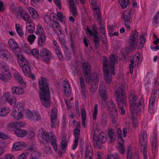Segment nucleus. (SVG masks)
<instances>
[{
    "instance_id": "nucleus-1",
    "label": "nucleus",
    "mask_w": 159,
    "mask_h": 159,
    "mask_svg": "<svg viewBox=\"0 0 159 159\" xmlns=\"http://www.w3.org/2000/svg\"><path fill=\"white\" fill-rule=\"evenodd\" d=\"M38 84L41 90L40 93V98L42 104L46 107L50 106V97L49 86L47 80L41 78L39 80Z\"/></svg>"
},
{
    "instance_id": "nucleus-2",
    "label": "nucleus",
    "mask_w": 159,
    "mask_h": 159,
    "mask_svg": "<svg viewBox=\"0 0 159 159\" xmlns=\"http://www.w3.org/2000/svg\"><path fill=\"white\" fill-rule=\"evenodd\" d=\"M103 59L102 70L104 78L106 83L109 84L110 83L111 79V76L109 75V70L110 69L111 73L113 75L115 74V65L117 59L114 55H112L110 57L109 61H108L107 58L105 56H104Z\"/></svg>"
},
{
    "instance_id": "nucleus-3",
    "label": "nucleus",
    "mask_w": 159,
    "mask_h": 159,
    "mask_svg": "<svg viewBox=\"0 0 159 159\" xmlns=\"http://www.w3.org/2000/svg\"><path fill=\"white\" fill-rule=\"evenodd\" d=\"M116 93L117 96L116 101L118 108L120 110V113L124 114L125 113V109L126 108V104L123 87H119L116 91Z\"/></svg>"
},
{
    "instance_id": "nucleus-4",
    "label": "nucleus",
    "mask_w": 159,
    "mask_h": 159,
    "mask_svg": "<svg viewBox=\"0 0 159 159\" xmlns=\"http://www.w3.org/2000/svg\"><path fill=\"white\" fill-rule=\"evenodd\" d=\"M42 139L40 140L41 143L44 145H46L48 144L50 140L54 150L57 151V138L53 133H51L48 134L47 132H43L42 133Z\"/></svg>"
},
{
    "instance_id": "nucleus-5",
    "label": "nucleus",
    "mask_w": 159,
    "mask_h": 159,
    "mask_svg": "<svg viewBox=\"0 0 159 159\" xmlns=\"http://www.w3.org/2000/svg\"><path fill=\"white\" fill-rule=\"evenodd\" d=\"M130 109L132 115L137 114L140 110L141 108L137 105L136 100L137 97L135 94V91L132 90L129 95Z\"/></svg>"
},
{
    "instance_id": "nucleus-6",
    "label": "nucleus",
    "mask_w": 159,
    "mask_h": 159,
    "mask_svg": "<svg viewBox=\"0 0 159 159\" xmlns=\"http://www.w3.org/2000/svg\"><path fill=\"white\" fill-rule=\"evenodd\" d=\"M147 139L146 132L145 131H141L139 135V143L141 145L143 153L144 159H148L149 156L147 146Z\"/></svg>"
},
{
    "instance_id": "nucleus-7",
    "label": "nucleus",
    "mask_w": 159,
    "mask_h": 159,
    "mask_svg": "<svg viewBox=\"0 0 159 159\" xmlns=\"http://www.w3.org/2000/svg\"><path fill=\"white\" fill-rule=\"evenodd\" d=\"M17 56L19 64L23 73L25 75H29L30 71L29 63L23 55L18 54Z\"/></svg>"
},
{
    "instance_id": "nucleus-8",
    "label": "nucleus",
    "mask_w": 159,
    "mask_h": 159,
    "mask_svg": "<svg viewBox=\"0 0 159 159\" xmlns=\"http://www.w3.org/2000/svg\"><path fill=\"white\" fill-rule=\"evenodd\" d=\"M56 20V14L54 13H51L50 15V20L51 21L52 27L56 33L59 35V33L58 31L60 32V34H61L62 33V30L59 25V23Z\"/></svg>"
},
{
    "instance_id": "nucleus-9",
    "label": "nucleus",
    "mask_w": 159,
    "mask_h": 159,
    "mask_svg": "<svg viewBox=\"0 0 159 159\" xmlns=\"http://www.w3.org/2000/svg\"><path fill=\"white\" fill-rule=\"evenodd\" d=\"M99 92L100 97L102 99L101 104L103 105L104 107H105L106 106L107 95V92L105 90L104 83L103 82L100 83L99 88Z\"/></svg>"
},
{
    "instance_id": "nucleus-10",
    "label": "nucleus",
    "mask_w": 159,
    "mask_h": 159,
    "mask_svg": "<svg viewBox=\"0 0 159 159\" xmlns=\"http://www.w3.org/2000/svg\"><path fill=\"white\" fill-rule=\"evenodd\" d=\"M86 31L88 34H89L91 36L94 37V42L96 47H97L100 42L99 38L98 35V32L97 28L96 26L94 25L92 29V30L87 28Z\"/></svg>"
},
{
    "instance_id": "nucleus-11",
    "label": "nucleus",
    "mask_w": 159,
    "mask_h": 159,
    "mask_svg": "<svg viewBox=\"0 0 159 159\" xmlns=\"http://www.w3.org/2000/svg\"><path fill=\"white\" fill-rule=\"evenodd\" d=\"M84 76L86 82L90 83L93 81V79L91 77V71L90 70V65L88 63L85 62L83 65Z\"/></svg>"
},
{
    "instance_id": "nucleus-12",
    "label": "nucleus",
    "mask_w": 159,
    "mask_h": 159,
    "mask_svg": "<svg viewBox=\"0 0 159 159\" xmlns=\"http://www.w3.org/2000/svg\"><path fill=\"white\" fill-rule=\"evenodd\" d=\"M40 55L43 61L48 62L51 59L52 53L47 48H43L40 51Z\"/></svg>"
},
{
    "instance_id": "nucleus-13",
    "label": "nucleus",
    "mask_w": 159,
    "mask_h": 159,
    "mask_svg": "<svg viewBox=\"0 0 159 159\" xmlns=\"http://www.w3.org/2000/svg\"><path fill=\"white\" fill-rule=\"evenodd\" d=\"M131 11L129 10H127L123 12L122 16L124 20L125 24L128 30L130 29L131 24Z\"/></svg>"
},
{
    "instance_id": "nucleus-14",
    "label": "nucleus",
    "mask_w": 159,
    "mask_h": 159,
    "mask_svg": "<svg viewBox=\"0 0 159 159\" xmlns=\"http://www.w3.org/2000/svg\"><path fill=\"white\" fill-rule=\"evenodd\" d=\"M139 34L135 30L129 37V43L130 48H133L135 45L137 43Z\"/></svg>"
},
{
    "instance_id": "nucleus-15",
    "label": "nucleus",
    "mask_w": 159,
    "mask_h": 159,
    "mask_svg": "<svg viewBox=\"0 0 159 159\" xmlns=\"http://www.w3.org/2000/svg\"><path fill=\"white\" fill-rule=\"evenodd\" d=\"M96 76L95 79H93V81L90 83L86 82L91 85V86L90 88V90L91 93H93L95 92L97 90L98 87L97 85L96 84L98 82V78L100 77V75L97 72L94 74V76Z\"/></svg>"
},
{
    "instance_id": "nucleus-16",
    "label": "nucleus",
    "mask_w": 159,
    "mask_h": 159,
    "mask_svg": "<svg viewBox=\"0 0 159 159\" xmlns=\"http://www.w3.org/2000/svg\"><path fill=\"white\" fill-rule=\"evenodd\" d=\"M8 44L10 49L12 51L17 53L20 50V48L16 42L12 39H10L8 40Z\"/></svg>"
},
{
    "instance_id": "nucleus-17",
    "label": "nucleus",
    "mask_w": 159,
    "mask_h": 159,
    "mask_svg": "<svg viewBox=\"0 0 159 159\" xmlns=\"http://www.w3.org/2000/svg\"><path fill=\"white\" fill-rule=\"evenodd\" d=\"M51 118V127L53 128L57 125V111L56 109L53 108L52 109V113L50 116Z\"/></svg>"
},
{
    "instance_id": "nucleus-18",
    "label": "nucleus",
    "mask_w": 159,
    "mask_h": 159,
    "mask_svg": "<svg viewBox=\"0 0 159 159\" xmlns=\"http://www.w3.org/2000/svg\"><path fill=\"white\" fill-rule=\"evenodd\" d=\"M85 155L86 159H92L93 150L90 144H89L86 146Z\"/></svg>"
},
{
    "instance_id": "nucleus-19",
    "label": "nucleus",
    "mask_w": 159,
    "mask_h": 159,
    "mask_svg": "<svg viewBox=\"0 0 159 159\" xmlns=\"http://www.w3.org/2000/svg\"><path fill=\"white\" fill-rule=\"evenodd\" d=\"M106 141V139L103 136L98 138L97 140H94V146L95 148H97L100 149L103 148L102 145L103 143Z\"/></svg>"
},
{
    "instance_id": "nucleus-20",
    "label": "nucleus",
    "mask_w": 159,
    "mask_h": 159,
    "mask_svg": "<svg viewBox=\"0 0 159 159\" xmlns=\"http://www.w3.org/2000/svg\"><path fill=\"white\" fill-rule=\"evenodd\" d=\"M64 90L66 95L67 97L69 96L71 93V90L69 82L68 80H65L63 82Z\"/></svg>"
},
{
    "instance_id": "nucleus-21",
    "label": "nucleus",
    "mask_w": 159,
    "mask_h": 159,
    "mask_svg": "<svg viewBox=\"0 0 159 159\" xmlns=\"http://www.w3.org/2000/svg\"><path fill=\"white\" fill-rule=\"evenodd\" d=\"M90 3L93 6V9L94 12V16L98 18L100 16L99 9L96 7L97 0H89Z\"/></svg>"
},
{
    "instance_id": "nucleus-22",
    "label": "nucleus",
    "mask_w": 159,
    "mask_h": 159,
    "mask_svg": "<svg viewBox=\"0 0 159 159\" xmlns=\"http://www.w3.org/2000/svg\"><path fill=\"white\" fill-rule=\"evenodd\" d=\"M140 58V54L138 52L135 54L134 56L130 57L129 58L130 64H132V65L134 66V64L136 66L139 64Z\"/></svg>"
},
{
    "instance_id": "nucleus-23",
    "label": "nucleus",
    "mask_w": 159,
    "mask_h": 159,
    "mask_svg": "<svg viewBox=\"0 0 159 159\" xmlns=\"http://www.w3.org/2000/svg\"><path fill=\"white\" fill-rule=\"evenodd\" d=\"M24 124L21 121L19 122H11L9 123L8 126V129L11 130L12 129L18 128V127H24Z\"/></svg>"
},
{
    "instance_id": "nucleus-24",
    "label": "nucleus",
    "mask_w": 159,
    "mask_h": 159,
    "mask_svg": "<svg viewBox=\"0 0 159 159\" xmlns=\"http://www.w3.org/2000/svg\"><path fill=\"white\" fill-rule=\"evenodd\" d=\"M13 74L16 80L22 86L25 85L24 80L20 74L17 72H16L13 73Z\"/></svg>"
},
{
    "instance_id": "nucleus-25",
    "label": "nucleus",
    "mask_w": 159,
    "mask_h": 159,
    "mask_svg": "<svg viewBox=\"0 0 159 159\" xmlns=\"http://www.w3.org/2000/svg\"><path fill=\"white\" fill-rule=\"evenodd\" d=\"M24 146V143L22 142H16L15 143L11 149L12 151H16L20 150L23 148Z\"/></svg>"
},
{
    "instance_id": "nucleus-26",
    "label": "nucleus",
    "mask_w": 159,
    "mask_h": 159,
    "mask_svg": "<svg viewBox=\"0 0 159 159\" xmlns=\"http://www.w3.org/2000/svg\"><path fill=\"white\" fill-rule=\"evenodd\" d=\"M53 43L55 45V51L59 59L62 60L63 59V55L60 51V48L59 46L56 41L54 39L53 41Z\"/></svg>"
},
{
    "instance_id": "nucleus-27",
    "label": "nucleus",
    "mask_w": 159,
    "mask_h": 159,
    "mask_svg": "<svg viewBox=\"0 0 159 159\" xmlns=\"http://www.w3.org/2000/svg\"><path fill=\"white\" fill-rule=\"evenodd\" d=\"M11 115L16 120H20L23 117V115L21 111L17 110L16 109L12 110Z\"/></svg>"
},
{
    "instance_id": "nucleus-28",
    "label": "nucleus",
    "mask_w": 159,
    "mask_h": 159,
    "mask_svg": "<svg viewBox=\"0 0 159 159\" xmlns=\"http://www.w3.org/2000/svg\"><path fill=\"white\" fill-rule=\"evenodd\" d=\"M68 1L70 6V12L72 15L74 16L75 17L77 16V14L74 0H68Z\"/></svg>"
},
{
    "instance_id": "nucleus-29",
    "label": "nucleus",
    "mask_w": 159,
    "mask_h": 159,
    "mask_svg": "<svg viewBox=\"0 0 159 159\" xmlns=\"http://www.w3.org/2000/svg\"><path fill=\"white\" fill-rule=\"evenodd\" d=\"M15 131V133L18 137H24L27 134V131L26 130L21 129L20 128L12 129Z\"/></svg>"
},
{
    "instance_id": "nucleus-30",
    "label": "nucleus",
    "mask_w": 159,
    "mask_h": 159,
    "mask_svg": "<svg viewBox=\"0 0 159 159\" xmlns=\"http://www.w3.org/2000/svg\"><path fill=\"white\" fill-rule=\"evenodd\" d=\"M19 13L20 17L24 20L26 21V23H31V20L28 13L25 12L19 11Z\"/></svg>"
},
{
    "instance_id": "nucleus-31",
    "label": "nucleus",
    "mask_w": 159,
    "mask_h": 159,
    "mask_svg": "<svg viewBox=\"0 0 159 159\" xmlns=\"http://www.w3.org/2000/svg\"><path fill=\"white\" fill-rule=\"evenodd\" d=\"M118 142L119 144V148H118L119 151L121 154H124L125 152V150L123 146L124 141L123 139H118Z\"/></svg>"
},
{
    "instance_id": "nucleus-32",
    "label": "nucleus",
    "mask_w": 159,
    "mask_h": 159,
    "mask_svg": "<svg viewBox=\"0 0 159 159\" xmlns=\"http://www.w3.org/2000/svg\"><path fill=\"white\" fill-rule=\"evenodd\" d=\"M11 92L13 95L21 94L24 92V90L20 87H14L12 88Z\"/></svg>"
},
{
    "instance_id": "nucleus-33",
    "label": "nucleus",
    "mask_w": 159,
    "mask_h": 159,
    "mask_svg": "<svg viewBox=\"0 0 159 159\" xmlns=\"http://www.w3.org/2000/svg\"><path fill=\"white\" fill-rule=\"evenodd\" d=\"M108 107L109 110L112 112H114L115 114H117V109L115 104L112 100L108 102Z\"/></svg>"
},
{
    "instance_id": "nucleus-34",
    "label": "nucleus",
    "mask_w": 159,
    "mask_h": 159,
    "mask_svg": "<svg viewBox=\"0 0 159 159\" xmlns=\"http://www.w3.org/2000/svg\"><path fill=\"white\" fill-rule=\"evenodd\" d=\"M157 138L156 135L154 136L152 141L151 142L152 151L153 152H155L157 150Z\"/></svg>"
},
{
    "instance_id": "nucleus-35",
    "label": "nucleus",
    "mask_w": 159,
    "mask_h": 159,
    "mask_svg": "<svg viewBox=\"0 0 159 159\" xmlns=\"http://www.w3.org/2000/svg\"><path fill=\"white\" fill-rule=\"evenodd\" d=\"M108 134L110 142L111 143L114 142L116 138L114 130L112 129H108Z\"/></svg>"
},
{
    "instance_id": "nucleus-36",
    "label": "nucleus",
    "mask_w": 159,
    "mask_h": 159,
    "mask_svg": "<svg viewBox=\"0 0 159 159\" xmlns=\"http://www.w3.org/2000/svg\"><path fill=\"white\" fill-rule=\"evenodd\" d=\"M9 8L13 13L16 14L19 13V11H20L19 10V8L16 7L15 3H11L10 4Z\"/></svg>"
},
{
    "instance_id": "nucleus-37",
    "label": "nucleus",
    "mask_w": 159,
    "mask_h": 159,
    "mask_svg": "<svg viewBox=\"0 0 159 159\" xmlns=\"http://www.w3.org/2000/svg\"><path fill=\"white\" fill-rule=\"evenodd\" d=\"M3 59H5L7 61L10 62L13 61V58L11 54L7 50L4 56Z\"/></svg>"
},
{
    "instance_id": "nucleus-38",
    "label": "nucleus",
    "mask_w": 159,
    "mask_h": 159,
    "mask_svg": "<svg viewBox=\"0 0 159 159\" xmlns=\"http://www.w3.org/2000/svg\"><path fill=\"white\" fill-rule=\"evenodd\" d=\"M10 111V109L8 107H3L0 111V116H6Z\"/></svg>"
},
{
    "instance_id": "nucleus-39",
    "label": "nucleus",
    "mask_w": 159,
    "mask_h": 159,
    "mask_svg": "<svg viewBox=\"0 0 159 159\" xmlns=\"http://www.w3.org/2000/svg\"><path fill=\"white\" fill-rule=\"evenodd\" d=\"M35 33L36 34H39L40 36L45 35V31L42 26L40 25L37 26V30Z\"/></svg>"
},
{
    "instance_id": "nucleus-40",
    "label": "nucleus",
    "mask_w": 159,
    "mask_h": 159,
    "mask_svg": "<svg viewBox=\"0 0 159 159\" xmlns=\"http://www.w3.org/2000/svg\"><path fill=\"white\" fill-rule=\"evenodd\" d=\"M15 28L16 32L20 36H23L24 35V33L20 25L18 23L16 24L15 25Z\"/></svg>"
},
{
    "instance_id": "nucleus-41",
    "label": "nucleus",
    "mask_w": 159,
    "mask_h": 159,
    "mask_svg": "<svg viewBox=\"0 0 159 159\" xmlns=\"http://www.w3.org/2000/svg\"><path fill=\"white\" fill-rule=\"evenodd\" d=\"M0 69L3 72H8L9 71V67L5 62H2L0 63Z\"/></svg>"
},
{
    "instance_id": "nucleus-42",
    "label": "nucleus",
    "mask_w": 159,
    "mask_h": 159,
    "mask_svg": "<svg viewBox=\"0 0 159 159\" xmlns=\"http://www.w3.org/2000/svg\"><path fill=\"white\" fill-rule=\"evenodd\" d=\"M46 41V36L45 35L40 36L38 39V44L39 46H43Z\"/></svg>"
},
{
    "instance_id": "nucleus-43",
    "label": "nucleus",
    "mask_w": 159,
    "mask_h": 159,
    "mask_svg": "<svg viewBox=\"0 0 159 159\" xmlns=\"http://www.w3.org/2000/svg\"><path fill=\"white\" fill-rule=\"evenodd\" d=\"M28 10L29 12L31 14L34 18H36L38 16V14L36 10L32 7H29Z\"/></svg>"
},
{
    "instance_id": "nucleus-44",
    "label": "nucleus",
    "mask_w": 159,
    "mask_h": 159,
    "mask_svg": "<svg viewBox=\"0 0 159 159\" xmlns=\"http://www.w3.org/2000/svg\"><path fill=\"white\" fill-rule=\"evenodd\" d=\"M119 2L121 7L123 9L126 7L129 4V0H119Z\"/></svg>"
},
{
    "instance_id": "nucleus-45",
    "label": "nucleus",
    "mask_w": 159,
    "mask_h": 159,
    "mask_svg": "<svg viewBox=\"0 0 159 159\" xmlns=\"http://www.w3.org/2000/svg\"><path fill=\"white\" fill-rule=\"evenodd\" d=\"M98 105L97 104H96L94 105L93 113V120H96L97 118L98 112Z\"/></svg>"
},
{
    "instance_id": "nucleus-46",
    "label": "nucleus",
    "mask_w": 159,
    "mask_h": 159,
    "mask_svg": "<svg viewBox=\"0 0 159 159\" xmlns=\"http://www.w3.org/2000/svg\"><path fill=\"white\" fill-rule=\"evenodd\" d=\"M95 18L97 19L98 20L99 22V27H100V29L101 30V32L102 33L104 34L105 32V27L104 26V25L103 24L102 22V21L101 19L100 18V16L98 18H97L95 16Z\"/></svg>"
},
{
    "instance_id": "nucleus-47",
    "label": "nucleus",
    "mask_w": 159,
    "mask_h": 159,
    "mask_svg": "<svg viewBox=\"0 0 159 159\" xmlns=\"http://www.w3.org/2000/svg\"><path fill=\"white\" fill-rule=\"evenodd\" d=\"M30 23H26V30L30 33L33 32L35 29V26L30 24Z\"/></svg>"
},
{
    "instance_id": "nucleus-48",
    "label": "nucleus",
    "mask_w": 159,
    "mask_h": 159,
    "mask_svg": "<svg viewBox=\"0 0 159 159\" xmlns=\"http://www.w3.org/2000/svg\"><path fill=\"white\" fill-rule=\"evenodd\" d=\"M152 23L155 25L159 23V11L155 14L153 17Z\"/></svg>"
},
{
    "instance_id": "nucleus-49",
    "label": "nucleus",
    "mask_w": 159,
    "mask_h": 159,
    "mask_svg": "<svg viewBox=\"0 0 159 159\" xmlns=\"http://www.w3.org/2000/svg\"><path fill=\"white\" fill-rule=\"evenodd\" d=\"M80 134V129L78 127L75 128L74 131V135L75 137V139H79Z\"/></svg>"
},
{
    "instance_id": "nucleus-50",
    "label": "nucleus",
    "mask_w": 159,
    "mask_h": 159,
    "mask_svg": "<svg viewBox=\"0 0 159 159\" xmlns=\"http://www.w3.org/2000/svg\"><path fill=\"white\" fill-rule=\"evenodd\" d=\"M26 115L27 118L33 120L34 118V113L29 110H27L26 112Z\"/></svg>"
},
{
    "instance_id": "nucleus-51",
    "label": "nucleus",
    "mask_w": 159,
    "mask_h": 159,
    "mask_svg": "<svg viewBox=\"0 0 159 159\" xmlns=\"http://www.w3.org/2000/svg\"><path fill=\"white\" fill-rule=\"evenodd\" d=\"M107 121V116L105 113H102V118L101 120V123L103 125H104Z\"/></svg>"
},
{
    "instance_id": "nucleus-52",
    "label": "nucleus",
    "mask_w": 159,
    "mask_h": 159,
    "mask_svg": "<svg viewBox=\"0 0 159 159\" xmlns=\"http://www.w3.org/2000/svg\"><path fill=\"white\" fill-rule=\"evenodd\" d=\"M12 96L10 95V93L9 92H6L2 96L3 99L7 102L9 100Z\"/></svg>"
},
{
    "instance_id": "nucleus-53",
    "label": "nucleus",
    "mask_w": 159,
    "mask_h": 159,
    "mask_svg": "<svg viewBox=\"0 0 159 159\" xmlns=\"http://www.w3.org/2000/svg\"><path fill=\"white\" fill-rule=\"evenodd\" d=\"M155 99H152L150 98V103L149 105V112L150 113H152L153 112V107L154 104V101Z\"/></svg>"
},
{
    "instance_id": "nucleus-54",
    "label": "nucleus",
    "mask_w": 159,
    "mask_h": 159,
    "mask_svg": "<svg viewBox=\"0 0 159 159\" xmlns=\"http://www.w3.org/2000/svg\"><path fill=\"white\" fill-rule=\"evenodd\" d=\"M36 37L34 34L29 35L28 38L27 40L30 44H32L36 39Z\"/></svg>"
},
{
    "instance_id": "nucleus-55",
    "label": "nucleus",
    "mask_w": 159,
    "mask_h": 159,
    "mask_svg": "<svg viewBox=\"0 0 159 159\" xmlns=\"http://www.w3.org/2000/svg\"><path fill=\"white\" fill-rule=\"evenodd\" d=\"M132 155L131 149L130 147H129L127 150V159H132Z\"/></svg>"
},
{
    "instance_id": "nucleus-56",
    "label": "nucleus",
    "mask_w": 159,
    "mask_h": 159,
    "mask_svg": "<svg viewBox=\"0 0 159 159\" xmlns=\"http://www.w3.org/2000/svg\"><path fill=\"white\" fill-rule=\"evenodd\" d=\"M9 99V100L7 102H8L11 105L14 106L16 104V99L15 98L12 96V97Z\"/></svg>"
},
{
    "instance_id": "nucleus-57",
    "label": "nucleus",
    "mask_w": 159,
    "mask_h": 159,
    "mask_svg": "<svg viewBox=\"0 0 159 159\" xmlns=\"http://www.w3.org/2000/svg\"><path fill=\"white\" fill-rule=\"evenodd\" d=\"M41 153L39 151H34L32 153L31 156L36 159H38L40 157Z\"/></svg>"
},
{
    "instance_id": "nucleus-58",
    "label": "nucleus",
    "mask_w": 159,
    "mask_h": 159,
    "mask_svg": "<svg viewBox=\"0 0 159 159\" xmlns=\"http://www.w3.org/2000/svg\"><path fill=\"white\" fill-rule=\"evenodd\" d=\"M144 99L142 97H140L139 101L138 102V105L139 106H141V108H144Z\"/></svg>"
},
{
    "instance_id": "nucleus-59",
    "label": "nucleus",
    "mask_w": 159,
    "mask_h": 159,
    "mask_svg": "<svg viewBox=\"0 0 159 159\" xmlns=\"http://www.w3.org/2000/svg\"><path fill=\"white\" fill-rule=\"evenodd\" d=\"M158 91L156 89L152 91V94L150 98H152V99H155L158 96Z\"/></svg>"
},
{
    "instance_id": "nucleus-60",
    "label": "nucleus",
    "mask_w": 159,
    "mask_h": 159,
    "mask_svg": "<svg viewBox=\"0 0 159 159\" xmlns=\"http://www.w3.org/2000/svg\"><path fill=\"white\" fill-rule=\"evenodd\" d=\"M57 15L61 22H64L65 17H64L62 13L60 12H57Z\"/></svg>"
},
{
    "instance_id": "nucleus-61",
    "label": "nucleus",
    "mask_w": 159,
    "mask_h": 159,
    "mask_svg": "<svg viewBox=\"0 0 159 159\" xmlns=\"http://www.w3.org/2000/svg\"><path fill=\"white\" fill-rule=\"evenodd\" d=\"M24 104L22 102H19L16 105L17 110L21 111L23 110Z\"/></svg>"
},
{
    "instance_id": "nucleus-62",
    "label": "nucleus",
    "mask_w": 159,
    "mask_h": 159,
    "mask_svg": "<svg viewBox=\"0 0 159 159\" xmlns=\"http://www.w3.org/2000/svg\"><path fill=\"white\" fill-rule=\"evenodd\" d=\"M32 53L35 57L37 58L39 56V51L37 49H33L32 51Z\"/></svg>"
},
{
    "instance_id": "nucleus-63",
    "label": "nucleus",
    "mask_w": 159,
    "mask_h": 159,
    "mask_svg": "<svg viewBox=\"0 0 159 159\" xmlns=\"http://www.w3.org/2000/svg\"><path fill=\"white\" fill-rule=\"evenodd\" d=\"M34 115V118L33 120L37 121L40 120L41 116L39 113L37 112H35Z\"/></svg>"
},
{
    "instance_id": "nucleus-64",
    "label": "nucleus",
    "mask_w": 159,
    "mask_h": 159,
    "mask_svg": "<svg viewBox=\"0 0 159 159\" xmlns=\"http://www.w3.org/2000/svg\"><path fill=\"white\" fill-rule=\"evenodd\" d=\"M5 159H15V157L12 154H7L5 155Z\"/></svg>"
}]
</instances>
